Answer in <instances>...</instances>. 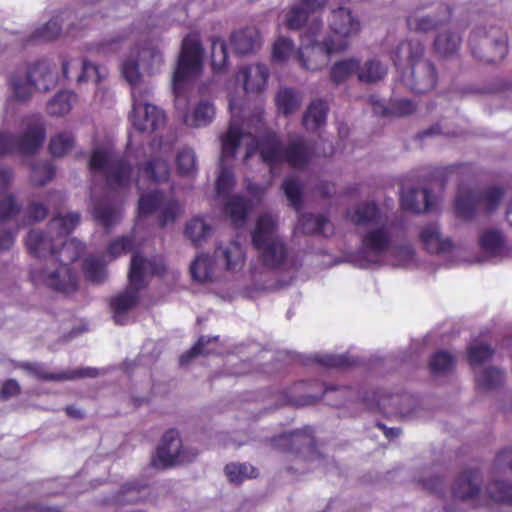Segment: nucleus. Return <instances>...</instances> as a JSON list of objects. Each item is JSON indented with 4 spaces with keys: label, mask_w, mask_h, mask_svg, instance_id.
<instances>
[{
    "label": "nucleus",
    "mask_w": 512,
    "mask_h": 512,
    "mask_svg": "<svg viewBox=\"0 0 512 512\" xmlns=\"http://www.w3.org/2000/svg\"><path fill=\"white\" fill-rule=\"evenodd\" d=\"M203 64V48L196 34L187 35L181 45L177 65L172 77V90L175 107L183 113V122L191 127H204L208 125L215 114L214 106L209 101H201L189 114L188 85L192 77L200 75Z\"/></svg>",
    "instance_id": "obj_1"
},
{
    "label": "nucleus",
    "mask_w": 512,
    "mask_h": 512,
    "mask_svg": "<svg viewBox=\"0 0 512 512\" xmlns=\"http://www.w3.org/2000/svg\"><path fill=\"white\" fill-rule=\"evenodd\" d=\"M85 245L75 238H62L58 241L56 253L51 264L53 270L46 268H32L30 280L36 286H45L53 291L71 294L78 289V278L70 267V263L77 261L84 253Z\"/></svg>",
    "instance_id": "obj_2"
},
{
    "label": "nucleus",
    "mask_w": 512,
    "mask_h": 512,
    "mask_svg": "<svg viewBox=\"0 0 512 512\" xmlns=\"http://www.w3.org/2000/svg\"><path fill=\"white\" fill-rule=\"evenodd\" d=\"M423 56L424 46L418 40L402 41L391 53L395 67L402 73V81L417 94L434 89L437 83V72L433 63Z\"/></svg>",
    "instance_id": "obj_3"
},
{
    "label": "nucleus",
    "mask_w": 512,
    "mask_h": 512,
    "mask_svg": "<svg viewBox=\"0 0 512 512\" xmlns=\"http://www.w3.org/2000/svg\"><path fill=\"white\" fill-rule=\"evenodd\" d=\"M124 79L132 86V111L129 115L131 125L140 132H153L165 124L166 116L157 106L148 103L151 90L137 87L141 80L137 59L127 58L121 64Z\"/></svg>",
    "instance_id": "obj_4"
},
{
    "label": "nucleus",
    "mask_w": 512,
    "mask_h": 512,
    "mask_svg": "<svg viewBox=\"0 0 512 512\" xmlns=\"http://www.w3.org/2000/svg\"><path fill=\"white\" fill-rule=\"evenodd\" d=\"M80 222V214L70 212L66 215L57 214L46 226L45 230H31L25 246L29 254L35 258H49L50 262L56 253L58 241L68 236Z\"/></svg>",
    "instance_id": "obj_5"
},
{
    "label": "nucleus",
    "mask_w": 512,
    "mask_h": 512,
    "mask_svg": "<svg viewBox=\"0 0 512 512\" xmlns=\"http://www.w3.org/2000/svg\"><path fill=\"white\" fill-rule=\"evenodd\" d=\"M322 27V19L317 17L301 37V46L296 53V60L305 70L318 71L327 65L332 54L347 49L345 41L335 43L333 37H328L323 42L318 41L316 37Z\"/></svg>",
    "instance_id": "obj_6"
},
{
    "label": "nucleus",
    "mask_w": 512,
    "mask_h": 512,
    "mask_svg": "<svg viewBox=\"0 0 512 512\" xmlns=\"http://www.w3.org/2000/svg\"><path fill=\"white\" fill-rule=\"evenodd\" d=\"M275 223L268 215L260 216L252 232V244L259 252V261L269 270H278L285 264L289 250L286 243L274 234Z\"/></svg>",
    "instance_id": "obj_7"
},
{
    "label": "nucleus",
    "mask_w": 512,
    "mask_h": 512,
    "mask_svg": "<svg viewBox=\"0 0 512 512\" xmlns=\"http://www.w3.org/2000/svg\"><path fill=\"white\" fill-rule=\"evenodd\" d=\"M23 131L14 136L9 132H0V157L12 153L34 155L42 146L46 137V126L40 115H31L22 120Z\"/></svg>",
    "instance_id": "obj_8"
},
{
    "label": "nucleus",
    "mask_w": 512,
    "mask_h": 512,
    "mask_svg": "<svg viewBox=\"0 0 512 512\" xmlns=\"http://www.w3.org/2000/svg\"><path fill=\"white\" fill-rule=\"evenodd\" d=\"M88 166L91 171L103 174L111 190L125 189L130 185L133 167L124 156L97 148L91 153Z\"/></svg>",
    "instance_id": "obj_9"
},
{
    "label": "nucleus",
    "mask_w": 512,
    "mask_h": 512,
    "mask_svg": "<svg viewBox=\"0 0 512 512\" xmlns=\"http://www.w3.org/2000/svg\"><path fill=\"white\" fill-rule=\"evenodd\" d=\"M503 195V188L498 186L487 187L481 191L460 188L454 201L456 216L470 221L480 210L491 213L498 208Z\"/></svg>",
    "instance_id": "obj_10"
},
{
    "label": "nucleus",
    "mask_w": 512,
    "mask_h": 512,
    "mask_svg": "<svg viewBox=\"0 0 512 512\" xmlns=\"http://www.w3.org/2000/svg\"><path fill=\"white\" fill-rule=\"evenodd\" d=\"M55 84L56 76L45 60L37 61L28 67L23 76L15 73L10 78L13 96L19 102L27 101L34 90L49 91Z\"/></svg>",
    "instance_id": "obj_11"
},
{
    "label": "nucleus",
    "mask_w": 512,
    "mask_h": 512,
    "mask_svg": "<svg viewBox=\"0 0 512 512\" xmlns=\"http://www.w3.org/2000/svg\"><path fill=\"white\" fill-rule=\"evenodd\" d=\"M472 55L487 64L502 61L508 53V38L498 27L475 29L469 38Z\"/></svg>",
    "instance_id": "obj_12"
},
{
    "label": "nucleus",
    "mask_w": 512,
    "mask_h": 512,
    "mask_svg": "<svg viewBox=\"0 0 512 512\" xmlns=\"http://www.w3.org/2000/svg\"><path fill=\"white\" fill-rule=\"evenodd\" d=\"M196 456V450L187 449L182 446L178 431L169 429L163 435L157 447L156 458L152 460V464L168 468L177 464L192 462Z\"/></svg>",
    "instance_id": "obj_13"
},
{
    "label": "nucleus",
    "mask_w": 512,
    "mask_h": 512,
    "mask_svg": "<svg viewBox=\"0 0 512 512\" xmlns=\"http://www.w3.org/2000/svg\"><path fill=\"white\" fill-rule=\"evenodd\" d=\"M76 15L64 10L53 16L47 23L37 28L31 35L32 40L53 41L61 34L63 24H67L66 33L71 36H77L83 27L78 26L74 19Z\"/></svg>",
    "instance_id": "obj_14"
},
{
    "label": "nucleus",
    "mask_w": 512,
    "mask_h": 512,
    "mask_svg": "<svg viewBox=\"0 0 512 512\" xmlns=\"http://www.w3.org/2000/svg\"><path fill=\"white\" fill-rule=\"evenodd\" d=\"M480 484L481 476L479 470L465 469L458 475L452 487L453 499L475 500L476 506L488 505L489 501L482 500Z\"/></svg>",
    "instance_id": "obj_15"
},
{
    "label": "nucleus",
    "mask_w": 512,
    "mask_h": 512,
    "mask_svg": "<svg viewBox=\"0 0 512 512\" xmlns=\"http://www.w3.org/2000/svg\"><path fill=\"white\" fill-rule=\"evenodd\" d=\"M328 24L331 32L338 37L334 39L335 43L345 41L347 46L349 45V38L356 36L361 30L359 20L346 7L332 10L328 18Z\"/></svg>",
    "instance_id": "obj_16"
},
{
    "label": "nucleus",
    "mask_w": 512,
    "mask_h": 512,
    "mask_svg": "<svg viewBox=\"0 0 512 512\" xmlns=\"http://www.w3.org/2000/svg\"><path fill=\"white\" fill-rule=\"evenodd\" d=\"M19 367L29 374L36 376L44 381H66L79 378H94L98 376L96 368H80L60 373H51L45 369L42 364L32 362H22Z\"/></svg>",
    "instance_id": "obj_17"
},
{
    "label": "nucleus",
    "mask_w": 512,
    "mask_h": 512,
    "mask_svg": "<svg viewBox=\"0 0 512 512\" xmlns=\"http://www.w3.org/2000/svg\"><path fill=\"white\" fill-rule=\"evenodd\" d=\"M328 0H299L285 15V25L289 30H300L314 14L320 13Z\"/></svg>",
    "instance_id": "obj_18"
},
{
    "label": "nucleus",
    "mask_w": 512,
    "mask_h": 512,
    "mask_svg": "<svg viewBox=\"0 0 512 512\" xmlns=\"http://www.w3.org/2000/svg\"><path fill=\"white\" fill-rule=\"evenodd\" d=\"M273 446L283 452L298 454L304 448H314L313 429L306 427L302 430H295L283 433L272 439Z\"/></svg>",
    "instance_id": "obj_19"
},
{
    "label": "nucleus",
    "mask_w": 512,
    "mask_h": 512,
    "mask_svg": "<svg viewBox=\"0 0 512 512\" xmlns=\"http://www.w3.org/2000/svg\"><path fill=\"white\" fill-rule=\"evenodd\" d=\"M21 206L16 202L14 195L9 194L0 200V251L10 250L15 242L18 229H4L2 224L17 216Z\"/></svg>",
    "instance_id": "obj_20"
},
{
    "label": "nucleus",
    "mask_w": 512,
    "mask_h": 512,
    "mask_svg": "<svg viewBox=\"0 0 512 512\" xmlns=\"http://www.w3.org/2000/svg\"><path fill=\"white\" fill-rule=\"evenodd\" d=\"M284 147L275 132H267L257 140V148L261 159L271 171L284 163Z\"/></svg>",
    "instance_id": "obj_21"
},
{
    "label": "nucleus",
    "mask_w": 512,
    "mask_h": 512,
    "mask_svg": "<svg viewBox=\"0 0 512 512\" xmlns=\"http://www.w3.org/2000/svg\"><path fill=\"white\" fill-rule=\"evenodd\" d=\"M313 156V148L303 137L296 138L284 147V163L292 169L305 170Z\"/></svg>",
    "instance_id": "obj_22"
},
{
    "label": "nucleus",
    "mask_w": 512,
    "mask_h": 512,
    "mask_svg": "<svg viewBox=\"0 0 512 512\" xmlns=\"http://www.w3.org/2000/svg\"><path fill=\"white\" fill-rule=\"evenodd\" d=\"M434 200V195L430 189L424 188L420 191L417 188H411L402 191L400 205L404 211L418 214L432 210Z\"/></svg>",
    "instance_id": "obj_23"
},
{
    "label": "nucleus",
    "mask_w": 512,
    "mask_h": 512,
    "mask_svg": "<svg viewBox=\"0 0 512 512\" xmlns=\"http://www.w3.org/2000/svg\"><path fill=\"white\" fill-rule=\"evenodd\" d=\"M239 76L243 79L246 93L258 94L263 92L267 86L269 69L260 63L248 65L240 68Z\"/></svg>",
    "instance_id": "obj_24"
},
{
    "label": "nucleus",
    "mask_w": 512,
    "mask_h": 512,
    "mask_svg": "<svg viewBox=\"0 0 512 512\" xmlns=\"http://www.w3.org/2000/svg\"><path fill=\"white\" fill-rule=\"evenodd\" d=\"M308 382L299 381L294 383L291 387L281 392V400L285 405L293 407H305L315 404L325 393L330 390H335L334 387H325L320 396L302 393L306 388Z\"/></svg>",
    "instance_id": "obj_25"
},
{
    "label": "nucleus",
    "mask_w": 512,
    "mask_h": 512,
    "mask_svg": "<svg viewBox=\"0 0 512 512\" xmlns=\"http://www.w3.org/2000/svg\"><path fill=\"white\" fill-rule=\"evenodd\" d=\"M230 43L239 55L254 53L261 45L259 31L255 27H246L232 33Z\"/></svg>",
    "instance_id": "obj_26"
},
{
    "label": "nucleus",
    "mask_w": 512,
    "mask_h": 512,
    "mask_svg": "<svg viewBox=\"0 0 512 512\" xmlns=\"http://www.w3.org/2000/svg\"><path fill=\"white\" fill-rule=\"evenodd\" d=\"M299 229L307 235H323L328 237L333 234L334 227L324 215L304 213L299 217Z\"/></svg>",
    "instance_id": "obj_27"
},
{
    "label": "nucleus",
    "mask_w": 512,
    "mask_h": 512,
    "mask_svg": "<svg viewBox=\"0 0 512 512\" xmlns=\"http://www.w3.org/2000/svg\"><path fill=\"white\" fill-rule=\"evenodd\" d=\"M420 241L429 253L447 252L452 248L450 239H442L437 224L424 226L419 235Z\"/></svg>",
    "instance_id": "obj_28"
},
{
    "label": "nucleus",
    "mask_w": 512,
    "mask_h": 512,
    "mask_svg": "<svg viewBox=\"0 0 512 512\" xmlns=\"http://www.w3.org/2000/svg\"><path fill=\"white\" fill-rule=\"evenodd\" d=\"M408 399L406 394H384L382 392H373L372 401L385 417L404 416L402 403Z\"/></svg>",
    "instance_id": "obj_29"
},
{
    "label": "nucleus",
    "mask_w": 512,
    "mask_h": 512,
    "mask_svg": "<svg viewBox=\"0 0 512 512\" xmlns=\"http://www.w3.org/2000/svg\"><path fill=\"white\" fill-rule=\"evenodd\" d=\"M139 292L127 287L124 292L114 296L110 300V308L113 311V319L116 324H123L121 317L139 304Z\"/></svg>",
    "instance_id": "obj_30"
},
{
    "label": "nucleus",
    "mask_w": 512,
    "mask_h": 512,
    "mask_svg": "<svg viewBox=\"0 0 512 512\" xmlns=\"http://www.w3.org/2000/svg\"><path fill=\"white\" fill-rule=\"evenodd\" d=\"M347 217L356 226L374 225L379 222L380 210L375 202L365 201L347 211Z\"/></svg>",
    "instance_id": "obj_31"
},
{
    "label": "nucleus",
    "mask_w": 512,
    "mask_h": 512,
    "mask_svg": "<svg viewBox=\"0 0 512 512\" xmlns=\"http://www.w3.org/2000/svg\"><path fill=\"white\" fill-rule=\"evenodd\" d=\"M391 242V233L385 225L366 232L362 239L363 247L376 253L387 251Z\"/></svg>",
    "instance_id": "obj_32"
},
{
    "label": "nucleus",
    "mask_w": 512,
    "mask_h": 512,
    "mask_svg": "<svg viewBox=\"0 0 512 512\" xmlns=\"http://www.w3.org/2000/svg\"><path fill=\"white\" fill-rule=\"evenodd\" d=\"M219 347L220 343L218 336H201L189 350L180 356V363L185 365L199 355L209 356L216 354L218 353Z\"/></svg>",
    "instance_id": "obj_33"
},
{
    "label": "nucleus",
    "mask_w": 512,
    "mask_h": 512,
    "mask_svg": "<svg viewBox=\"0 0 512 512\" xmlns=\"http://www.w3.org/2000/svg\"><path fill=\"white\" fill-rule=\"evenodd\" d=\"M252 208V202L245 196L233 195L225 203L224 211L234 225H242Z\"/></svg>",
    "instance_id": "obj_34"
},
{
    "label": "nucleus",
    "mask_w": 512,
    "mask_h": 512,
    "mask_svg": "<svg viewBox=\"0 0 512 512\" xmlns=\"http://www.w3.org/2000/svg\"><path fill=\"white\" fill-rule=\"evenodd\" d=\"M328 111V105L324 100H313L303 115L302 125L307 130L318 129L325 124Z\"/></svg>",
    "instance_id": "obj_35"
},
{
    "label": "nucleus",
    "mask_w": 512,
    "mask_h": 512,
    "mask_svg": "<svg viewBox=\"0 0 512 512\" xmlns=\"http://www.w3.org/2000/svg\"><path fill=\"white\" fill-rule=\"evenodd\" d=\"M215 254L225 261V268L229 271L240 270L246 259L242 246L236 241H231L224 249L217 247Z\"/></svg>",
    "instance_id": "obj_36"
},
{
    "label": "nucleus",
    "mask_w": 512,
    "mask_h": 512,
    "mask_svg": "<svg viewBox=\"0 0 512 512\" xmlns=\"http://www.w3.org/2000/svg\"><path fill=\"white\" fill-rule=\"evenodd\" d=\"M452 11L449 6L443 5V16L438 19L431 18L430 16L418 17L409 15L407 18V25L410 30L415 32H428L437 29L442 23L450 20Z\"/></svg>",
    "instance_id": "obj_37"
},
{
    "label": "nucleus",
    "mask_w": 512,
    "mask_h": 512,
    "mask_svg": "<svg viewBox=\"0 0 512 512\" xmlns=\"http://www.w3.org/2000/svg\"><path fill=\"white\" fill-rule=\"evenodd\" d=\"M147 272L146 259L139 253H134L131 257L130 269L128 273V286L138 292L146 287L145 274Z\"/></svg>",
    "instance_id": "obj_38"
},
{
    "label": "nucleus",
    "mask_w": 512,
    "mask_h": 512,
    "mask_svg": "<svg viewBox=\"0 0 512 512\" xmlns=\"http://www.w3.org/2000/svg\"><path fill=\"white\" fill-rule=\"evenodd\" d=\"M212 233V227L202 217L192 218L185 227L184 234L195 247H200Z\"/></svg>",
    "instance_id": "obj_39"
},
{
    "label": "nucleus",
    "mask_w": 512,
    "mask_h": 512,
    "mask_svg": "<svg viewBox=\"0 0 512 512\" xmlns=\"http://www.w3.org/2000/svg\"><path fill=\"white\" fill-rule=\"evenodd\" d=\"M277 109L285 116L295 113L301 105V97L292 88H281L275 98Z\"/></svg>",
    "instance_id": "obj_40"
},
{
    "label": "nucleus",
    "mask_w": 512,
    "mask_h": 512,
    "mask_svg": "<svg viewBox=\"0 0 512 512\" xmlns=\"http://www.w3.org/2000/svg\"><path fill=\"white\" fill-rule=\"evenodd\" d=\"M243 135L242 127L239 124L230 123L226 134L221 139L222 159L235 157L236 151L241 144Z\"/></svg>",
    "instance_id": "obj_41"
},
{
    "label": "nucleus",
    "mask_w": 512,
    "mask_h": 512,
    "mask_svg": "<svg viewBox=\"0 0 512 512\" xmlns=\"http://www.w3.org/2000/svg\"><path fill=\"white\" fill-rule=\"evenodd\" d=\"M387 73L386 68L376 59L367 60L362 66L359 64L357 78L363 83H375L382 80Z\"/></svg>",
    "instance_id": "obj_42"
},
{
    "label": "nucleus",
    "mask_w": 512,
    "mask_h": 512,
    "mask_svg": "<svg viewBox=\"0 0 512 512\" xmlns=\"http://www.w3.org/2000/svg\"><path fill=\"white\" fill-rule=\"evenodd\" d=\"M141 172L147 179L153 182H165L170 175V166L166 160L154 158L141 168Z\"/></svg>",
    "instance_id": "obj_43"
},
{
    "label": "nucleus",
    "mask_w": 512,
    "mask_h": 512,
    "mask_svg": "<svg viewBox=\"0 0 512 512\" xmlns=\"http://www.w3.org/2000/svg\"><path fill=\"white\" fill-rule=\"evenodd\" d=\"M93 217L99 225L109 231L120 219V213L113 205L97 202L93 208Z\"/></svg>",
    "instance_id": "obj_44"
},
{
    "label": "nucleus",
    "mask_w": 512,
    "mask_h": 512,
    "mask_svg": "<svg viewBox=\"0 0 512 512\" xmlns=\"http://www.w3.org/2000/svg\"><path fill=\"white\" fill-rule=\"evenodd\" d=\"M358 68V59L349 58L337 61L333 64V66L330 69V78L333 83L340 84L347 80L353 74L357 75Z\"/></svg>",
    "instance_id": "obj_45"
},
{
    "label": "nucleus",
    "mask_w": 512,
    "mask_h": 512,
    "mask_svg": "<svg viewBox=\"0 0 512 512\" xmlns=\"http://www.w3.org/2000/svg\"><path fill=\"white\" fill-rule=\"evenodd\" d=\"M76 95L72 91L58 92L47 104V112L52 116H63L72 109Z\"/></svg>",
    "instance_id": "obj_46"
},
{
    "label": "nucleus",
    "mask_w": 512,
    "mask_h": 512,
    "mask_svg": "<svg viewBox=\"0 0 512 512\" xmlns=\"http://www.w3.org/2000/svg\"><path fill=\"white\" fill-rule=\"evenodd\" d=\"M166 196L164 192L160 190L151 191L146 194H142L138 200V214L139 216L151 215L156 211H159Z\"/></svg>",
    "instance_id": "obj_47"
},
{
    "label": "nucleus",
    "mask_w": 512,
    "mask_h": 512,
    "mask_svg": "<svg viewBox=\"0 0 512 512\" xmlns=\"http://www.w3.org/2000/svg\"><path fill=\"white\" fill-rule=\"evenodd\" d=\"M224 472L230 482L239 484L245 479L256 478L257 469L248 463H229L225 466Z\"/></svg>",
    "instance_id": "obj_48"
},
{
    "label": "nucleus",
    "mask_w": 512,
    "mask_h": 512,
    "mask_svg": "<svg viewBox=\"0 0 512 512\" xmlns=\"http://www.w3.org/2000/svg\"><path fill=\"white\" fill-rule=\"evenodd\" d=\"M190 273L194 280L204 283L211 279L213 262L209 255H198L190 266Z\"/></svg>",
    "instance_id": "obj_49"
},
{
    "label": "nucleus",
    "mask_w": 512,
    "mask_h": 512,
    "mask_svg": "<svg viewBox=\"0 0 512 512\" xmlns=\"http://www.w3.org/2000/svg\"><path fill=\"white\" fill-rule=\"evenodd\" d=\"M75 144V137L71 133L60 132L50 139L48 150L54 157H62L69 153Z\"/></svg>",
    "instance_id": "obj_50"
},
{
    "label": "nucleus",
    "mask_w": 512,
    "mask_h": 512,
    "mask_svg": "<svg viewBox=\"0 0 512 512\" xmlns=\"http://www.w3.org/2000/svg\"><path fill=\"white\" fill-rule=\"evenodd\" d=\"M504 372L495 367L484 369L476 378V385L482 390H492L501 386L504 382Z\"/></svg>",
    "instance_id": "obj_51"
},
{
    "label": "nucleus",
    "mask_w": 512,
    "mask_h": 512,
    "mask_svg": "<svg viewBox=\"0 0 512 512\" xmlns=\"http://www.w3.org/2000/svg\"><path fill=\"white\" fill-rule=\"evenodd\" d=\"M83 272L85 278L95 284L103 283L107 274L105 264L96 257H87L84 260Z\"/></svg>",
    "instance_id": "obj_52"
},
{
    "label": "nucleus",
    "mask_w": 512,
    "mask_h": 512,
    "mask_svg": "<svg viewBox=\"0 0 512 512\" xmlns=\"http://www.w3.org/2000/svg\"><path fill=\"white\" fill-rule=\"evenodd\" d=\"M460 42L461 38L457 34L442 33L436 37L434 47L439 55L447 57L458 51Z\"/></svg>",
    "instance_id": "obj_53"
},
{
    "label": "nucleus",
    "mask_w": 512,
    "mask_h": 512,
    "mask_svg": "<svg viewBox=\"0 0 512 512\" xmlns=\"http://www.w3.org/2000/svg\"><path fill=\"white\" fill-rule=\"evenodd\" d=\"M495 351L486 343H475L467 347V361L471 366L481 365L490 360Z\"/></svg>",
    "instance_id": "obj_54"
},
{
    "label": "nucleus",
    "mask_w": 512,
    "mask_h": 512,
    "mask_svg": "<svg viewBox=\"0 0 512 512\" xmlns=\"http://www.w3.org/2000/svg\"><path fill=\"white\" fill-rule=\"evenodd\" d=\"M489 501L497 503H512V484L495 480L487 485Z\"/></svg>",
    "instance_id": "obj_55"
},
{
    "label": "nucleus",
    "mask_w": 512,
    "mask_h": 512,
    "mask_svg": "<svg viewBox=\"0 0 512 512\" xmlns=\"http://www.w3.org/2000/svg\"><path fill=\"white\" fill-rule=\"evenodd\" d=\"M454 366L455 357L445 350L435 352L429 360V368L433 374L450 372Z\"/></svg>",
    "instance_id": "obj_56"
},
{
    "label": "nucleus",
    "mask_w": 512,
    "mask_h": 512,
    "mask_svg": "<svg viewBox=\"0 0 512 512\" xmlns=\"http://www.w3.org/2000/svg\"><path fill=\"white\" fill-rule=\"evenodd\" d=\"M282 189L290 205L299 210L303 203L302 185L297 178H286L282 183Z\"/></svg>",
    "instance_id": "obj_57"
},
{
    "label": "nucleus",
    "mask_w": 512,
    "mask_h": 512,
    "mask_svg": "<svg viewBox=\"0 0 512 512\" xmlns=\"http://www.w3.org/2000/svg\"><path fill=\"white\" fill-rule=\"evenodd\" d=\"M314 361L327 368H345L356 364V361L347 354L315 355Z\"/></svg>",
    "instance_id": "obj_58"
},
{
    "label": "nucleus",
    "mask_w": 512,
    "mask_h": 512,
    "mask_svg": "<svg viewBox=\"0 0 512 512\" xmlns=\"http://www.w3.org/2000/svg\"><path fill=\"white\" fill-rule=\"evenodd\" d=\"M503 235L498 230H487L479 238L481 249L490 254L498 253L503 247Z\"/></svg>",
    "instance_id": "obj_59"
},
{
    "label": "nucleus",
    "mask_w": 512,
    "mask_h": 512,
    "mask_svg": "<svg viewBox=\"0 0 512 512\" xmlns=\"http://www.w3.org/2000/svg\"><path fill=\"white\" fill-rule=\"evenodd\" d=\"M128 38L127 33H121L115 37H111L109 39H105L99 43L93 44L89 51L102 54V55H108L111 53H116L121 48L124 41Z\"/></svg>",
    "instance_id": "obj_60"
},
{
    "label": "nucleus",
    "mask_w": 512,
    "mask_h": 512,
    "mask_svg": "<svg viewBox=\"0 0 512 512\" xmlns=\"http://www.w3.org/2000/svg\"><path fill=\"white\" fill-rule=\"evenodd\" d=\"M31 172L32 182L36 186H43L53 179L55 175V168L50 162L42 161L33 164Z\"/></svg>",
    "instance_id": "obj_61"
},
{
    "label": "nucleus",
    "mask_w": 512,
    "mask_h": 512,
    "mask_svg": "<svg viewBox=\"0 0 512 512\" xmlns=\"http://www.w3.org/2000/svg\"><path fill=\"white\" fill-rule=\"evenodd\" d=\"M177 171L182 176H191L196 172V156L191 149L181 150L176 158Z\"/></svg>",
    "instance_id": "obj_62"
},
{
    "label": "nucleus",
    "mask_w": 512,
    "mask_h": 512,
    "mask_svg": "<svg viewBox=\"0 0 512 512\" xmlns=\"http://www.w3.org/2000/svg\"><path fill=\"white\" fill-rule=\"evenodd\" d=\"M180 213V205L175 199H165L159 210L158 221L161 227L173 223Z\"/></svg>",
    "instance_id": "obj_63"
},
{
    "label": "nucleus",
    "mask_w": 512,
    "mask_h": 512,
    "mask_svg": "<svg viewBox=\"0 0 512 512\" xmlns=\"http://www.w3.org/2000/svg\"><path fill=\"white\" fill-rule=\"evenodd\" d=\"M212 66L216 69L225 67L228 61L227 46L224 40L214 39L211 45Z\"/></svg>",
    "instance_id": "obj_64"
}]
</instances>
